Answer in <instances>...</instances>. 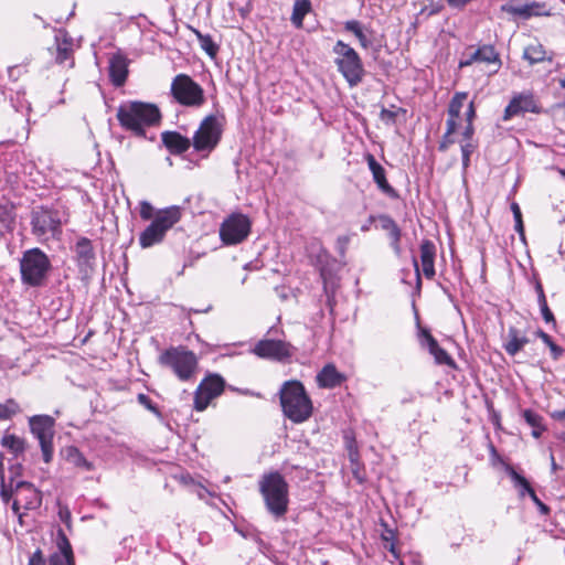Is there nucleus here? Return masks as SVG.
I'll return each instance as SVG.
<instances>
[{"label": "nucleus", "mask_w": 565, "mask_h": 565, "mask_svg": "<svg viewBox=\"0 0 565 565\" xmlns=\"http://www.w3.org/2000/svg\"><path fill=\"white\" fill-rule=\"evenodd\" d=\"M541 108H505L503 114V120H509L515 116H524L526 111L539 114Z\"/></svg>", "instance_id": "nucleus-48"}, {"label": "nucleus", "mask_w": 565, "mask_h": 565, "mask_svg": "<svg viewBox=\"0 0 565 565\" xmlns=\"http://www.w3.org/2000/svg\"><path fill=\"white\" fill-rule=\"evenodd\" d=\"M532 501L535 503V505L537 507V509L540 510V512L543 514V515H548L550 512H551V509L550 507H547L545 503H543L539 497L536 495V493L534 492L531 497Z\"/></svg>", "instance_id": "nucleus-56"}, {"label": "nucleus", "mask_w": 565, "mask_h": 565, "mask_svg": "<svg viewBox=\"0 0 565 565\" xmlns=\"http://www.w3.org/2000/svg\"><path fill=\"white\" fill-rule=\"evenodd\" d=\"M278 395L281 412L291 423L302 424L312 417L315 412L313 402L301 381H285Z\"/></svg>", "instance_id": "nucleus-1"}, {"label": "nucleus", "mask_w": 565, "mask_h": 565, "mask_svg": "<svg viewBox=\"0 0 565 565\" xmlns=\"http://www.w3.org/2000/svg\"><path fill=\"white\" fill-rule=\"evenodd\" d=\"M468 99L467 93H457L450 103L449 106H462Z\"/></svg>", "instance_id": "nucleus-59"}, {"label": "nucleus", "mask_w": 565, "mask_h": 565, "mask_svg": "<svg viewBox=\"0 0 565 565\" xmlns=\"http://www.w3.org/2000/svg\"><path fill=\"white\" fill-rule=\"evenodd\" d=\"M478 142L473 139V137H470L469 139L466 137H462V140L460 141V150H461V157H462V168L463 170H467L470 166V157L471 154L477 150Z\"/></svg>", "instance_id": "nucleus-32"}, {"label": "nucleus", "mask_w": 565, "mask_h": 565, "mask_svg": "<svg viewBox=\"0 0 565 565\" xmlns=\"http://www.w3.org/2000/svg\"><path fill=\"white\" fill-rule=\"evenodd\" d=\"M333 53L335 54V64L350 83V85H356L362 81L363 77V65L358 53L349 44L339 40L333 46Z\"/></svg>", "instance_id": "nucleus-9"}, {"label": "nucleus", "mask_w": 565, "mask_h": 565, "mask_svg": "<svg viewBox=\"0 0 565 565\" xmlns=\"http://www.w3.org/2000/svg\"><path fill=\"white\" fill-rule=\"evenodd\" d=\"M473 62H483V63H497L500 64L499 54L495 52L492 45H483L475 51L467 60H461L459 62L460 67L469 66Z\"/></svg>", "instance_id": "nucleus-25"}, {"label": "nucleus", "mask_w": 565, "mask_h": 565, "mask_svg": "<svg viewBox=\"0 0 565 565\" xmlns=\"http://www.w3.org/2000/svg\"><path fill=\"white\" fill-rule=\"evenodd\" d=\"M460 110L461 108H448L446 128H449V124L452 122L454 134L461 131L462 137L469 139L475 136L476 108H466L465 113Z\"/></svg>", "instance_id": "nucleus-14"}, {"label": "nucleus", "mask_w": 565, "mask_h": 565, "mask_svg": "<svg viewBox=\"0 0 565 565\" xmlns=\"http://www.w3.org/2000/svg\"><path fill=\"white\" fill-rule=\"evenodd\" d=\"M311 10V3L309 0H295L294 8H292V14H291V22L292 24L300 29L303 25V18L307 13H309Z\"/></svg>", "instance_id": "nucleus-29"}, {"label": "nucleus", "mask_w": 565, "mask_h": 565, "mask_svg": "<svg viewBox=\"0 0 565 565\" xmlns=\"http://www.w3.org/2000/svg\"><path fill=\"white\" fill-rule=\"evenodd\" d=\"M422 271L425 278L433 279L436 275V246L430 239H423L419 246Z\"/></svg>", "instance_id": "nucleus-20"}, {"label": "nucleus", "mask_w": 565, "mask_h": 565, "mask_svg": "<svg viewBox=\"0 0 565 565\" xmlns=\"http://www.w3.org/2000/svg\"><path fill=\"white\" fill-rule=\"evenodd\" d=\"M56 41H57L56 61L62 64L71 56L72 43L67 42L66 40H63V42L60 43L58 36H56Z\"/></svg>", "instance_id": "nucleus-42"}, {"label": "nucleus", "mask_w": 565, "mask_h": 565, "mask_svg": "<svg viewBox=\"0 0 565 565\" xmlns=\"http://www.w3.org/2000/svg\"><path fill=\"white\" fill-rule=\"evenodd\" d=\"M529 338L520 332L515 327H510L508 331V340L503 344V349L510 356L516 355L526 344Z\"/></svg>", "instance_id": "nucleus-26"}, {"label": "nucleus", "mask_w": 565, "mask_h": 565, "mask_svg": "<svg viewBox=\"0 0 565 565\" xmlns=\"http://www.w3.org/2000/svg\"><path fill=\"white\" fill-rule=\"evenodd\" d=\"M376 220L380 223L381 230L387 234L391 247L398 254L401 252L402 238V231L399 226L390 215L386 214L379 215Z\"/></svg>", "instance_id": "nucleus-22"}, {"label": "nucleus", "mask_w": 565, "mask_h": 565, "mask_svg": "<svg viewBox=\"0 0 565 565\" xmlns=\"http://www.w3.org/2000/svg\"><path fill=\"white\" fill-rule=\"evenodd\" d=\"M56 544L58 552H55L54 554H62L64 556L74 557L71 542L62 529L57 531Z\"/></svg>", "instance_id": "nucleus-40"}, {"label": "nucleus", "mask_w": 565, "mask_h": 565, "mask_svg": "<svg viewBox=\"0 0 565 565\" xmlns=\"http://www.w3.org/2000/svg\"><path fill=\"white\" fill-rule=\"evenodd\" d=\"M226 117L223 113L215 111L206 116L194 132L192 146L198 152L214 150L222 139Z\"/></svg>", "instance_id": "nucleus-6"}, {"label": "nucleus", "mask_w": 565, "mask_h": 565, "mask_svg": "<svg viewBox=\"0 0 565 565\" xmlns=\"http://www.w3.org/2000/svg\"><path fill=\"white\" fill-rule=\"evenodd\" d=\"M454 124L450 122L449 124V128H446V131L445 134L443 135L441 137V140L439 142V146H438V150L439 151H446L451 145L455 143V139H454Z\"/></svg>", "instance_id": "nucleus-45"}, {"label": "nucleus", "mask_w": 565, "mask_h": 565, "mask_svg": "<svg viewBox=\"0 0 565 565\" xmlns=\"http://www.w3.org/2000/svg\"><path fill=\"white\" fill-rule=\"evenodd\" d=\"M546 52L542 44L534 43L525 47L523 56L531 64L540 63L545 60Z\"/></svg>", "instance_id": "nucleus-33"}, {"label": "nucleus", "mask_w": 565, "mask_h": 565, "mask_svg": "<svg viewBox=\"0 0 565 565\" xmlns=\"http://www.w3.org/2000/svg\"><path fill=\"white\" fill-rule=\"evenodd\" d=\"M58 516L63 523H65L68 527L71 526L72 515L67 508L60 509Z\"/></svg>", "instance_id": "nucleus-60"}, {"label": "nucleus", "mask_w": 565, "mask_h": 565, "mask_svg": "<svg viewBox=\"0 0 565 565\" xmlns=\"http://www.w3.org/2000/svg\"><path fill=\"white\" fill-rule=\"evenodd\" d=\"M422 344L426 345L428 352L434 356L435 363L438 365H447L451 370H457L458 365L451 355L443 349L438 341L427 329L420 330Z\"/></svg>", "instance_id": "nucleus-15"}, {"label": "nucleus", "mask_w": 565, "mask_h": 565, "mask_svg": "<svg viewBox=\"0 0 565 565\" xmlns=\"http://www.w3.org/2000/svg\"><path fill=\"white\" fill-rule=\"evenodd\" d=\"M137 401L140 405L146 407L151 413H153L156 415L160 414L159 407L152 402V399L148 395H146L143 393L138 394Z\"/></svg>", "instance_id": "nucleus-50"}, {"label": "nucleus", "mask_w": 565, "mask_h": 565, "mask_svg": "<svg viewBox=\"0 0 565 565\" xmlns=\"http://www.w3.org/2000/svg\"><path fill=\"white\" fill-rule=\"evenodd\" d=\"M158 363L183 383L194 381L199 372V356L185 345H172L163 350L158 356Z\"/></svg>", "instance_id": "nucleus-3"}, {"label": "nucleus", "mask_w": 565, "mask_h": 565, "mask_svg": "<svg viewBox=\"0 0 565 565\" xmlns=\"http://www.w3.org/2000/svg\"><path fill=\"white\" fill-rule=\"evenodd\" d=\"M256 355L260 358L284 360L291 355L290 345L281 340H260L254 348Z\"/></svg>", "instance_id": "nucleus-16"}, {"label": "nucleus", "mask_w": 565, "mask_h": 565, "mask_svg": "<svg viewBox=\"0 0 565 565\" xmlns=\"http://www.w3.org/2000/svg\"><path fill=\"white\" fill-rule=\"evenodd\" d=\"M548 349L551 351V356L553 360H558L563 354H564V349L556 344L555 342H552L550 345H548Z\"/></svg>", "instance_id": "nucleus-57"}, {"label": "nucleus", "mask_w": 565, "mask_h": 565, "mask_svg": "<svg viewBox=\"0 0 565 565\" xmlns=\"http://www.w3.org/2000/svg\"><path fill=\"white\" fill-rule=\"evenodd\" d=\"M160 108H118L117 119L121 127L137 137L146 136V127L158 125Z\"/></svg>", "instance_id": "nucleus-7"}, {"label": "nucleus", "mask_w": 565, "mask_h": 565, "mask_svg": "<svg viewBox=\"0 0 565 565\" xmlns=\"http://www.w3.org/2000/svg\"><path fill=\"white\" fill-rule=\"evenodd\" d=\"M51 269L47 255L34 247L25 250L20 259V274L22 284L30 287L43 286Z\"/></svg>", "instance_id": "nucleus-5"}, {"label": "nucleus", "mask_w": 565, "mask_h": 565, "mask_svg": "<svg viewBox=\"0 0 565 565\" xmlns=\"http://www.w3.org/2000/svg\"><path fill=\"white\" fill-rule=\"evenodd\" d=\"M1 445L12 451L14 455L22 454L25 450L24 439L13 434L4 435L1 439Z\"/></svg>", "instance_id": "nucleus-34"}, {"label": "nucleus", "mask_w": 565, "mask_h": 565, "mask_svg": "<svg viewBox=\"0 0 565 565\" xmlns=\"http://www.w3.org/2000/svg\"><path fill=\"white\" fill-rule=\"evenodd\" d=\"M473 0H446L447 4L452 9H463Z\"/></svg>", "instance_id": "nucleus-61"}, {"label": "nucleus", "mask_w": 565, "mask_h": 565, "mask_svg": "<svg viewBox=\"0 0 565 565\" xmlns=\"http://www.w3.org/2000/svg\"><path fill=\"white\" fill-rule=\"evenodd\" d=\"M76 263L79 268L92 267L95 260V252L92 241L85 236L79 237L75 244Z\"/></svg>", "instance_id": "nucleus-24"}, {"label": "nucleus", "mask_w": 565, "mask_h": 565, "mask_svg": "<svg viewBox=\"0 0 565 565\" xmlns=\"http://www.w3.org/2000/svg\"><path fill=\"white\" fill-rule=\"evenodd\" d=\"M509 473L511 479L513 480L514 487L518 489L520 497H524L529 494L531 497L535 491L532 488L531 483L527 481L525 477L518 473L513 468L509 469Z\"/></svg>", "instance_id": "nucleus-31"}, {"label": "nucleus", "mask_w": 565, "mask_h": 565, "mask_svg": "<svg viewBox=\"0 0 565 565\" xmlns=\"http://www.w3.org/2000/svg\"><path fill=\"white\" fill-rule=\"evenodd\" d=\"M50 565H75V557L64 556L62 554H52L49 558Z\"/></svg>", "instance_id": "nucleus-51"}, {"label": "nucleus", "mask_w": 565, "mask_h": 565, "mask_svg": "<svg viewBox=\"0 0 565 565\" xmlns=\"http://www.w3.org/2000/svg\"><path fill=\"white\" fill-rule=\"evenodd\" d=\"M258 491L268 513L276 520L284 519L289 510V484L277 470L264 473L258 481Z\"/></svg>", "instance_id": "nucleus-2"}, {"label": "nucleus", "mask_w": 565, "mask_h": 565, "mask_svg": "<svg viewBox=\"0 0 565 565\" xmlns=\"http://www.w3.org/2000/svg\"><path fill=\"white\" fill-rule=\"evenodd\" d=\"M109 77L114 85L121 86L128 75V62L121 54H115L109 58Z\"/></svg>", "instance_id": "nucleus-23"}, {"label": "nucleus", "mask_w": 565, "mask_h": 565, "mask_svg": "<svg viewBox=\"0 0 565 565\" xmlns=\"http://www.w3.org/2000/svg\"><path fill=\"white\" fill-rule=\"evenodd\" d=\"M540 308H541L543 320L546 323H551L553 326V328H556V324H557L556 319H555L553 312L551 311L548 305L541 306Z\"/></svg>", "instance_id": "nucleus-53"}, {"label": "nucleus", "mask_w": 565, "mask_h": 565, "mask_svg": "<svg viewBox=\"0 0 565 565\" xmlns=\"http://www.w3.org/2000/svg\"><path fill=\"white\" fill-rule=\"evenodd\" d=\"M551 417L554 419V420H557V422H564L565 420V408L562 409V411H554L552 414H551Z\"/></svg>", "instance_id": "nucleus-64"}, {"label": "nucleus", "mask_w": 565, "mask_h": 565, "mask_svg": "<svg viewBox=\"0 0 565 565\" xmlns=\"http://www.w3.org/2000/svg\"><path fill=\"white\" fill-rule=\"evenodd\" d=\"M182 218V209L171 205L158 210L151 223L140 233L139 245L141 248H149L163 242L167 232Z\"/></svg>", "instance_id": "nucleus-4"}, {"label": "nucleus", "mask_w": 565, "mask_h": 565, "mask_svg": "<svg viewBox=\"0 0 565 565\" xmlns=\"http://www.w3.org/2000/svg\"><path fill=\"white\" fill-rule=\"evenodd\" d=\"M381 539L388 543L385 544V548L388 550V552L398 559L401 554L398 548L396 547V533L394 530L386 527L385 531L382 533Z\"/></svg>", "instance_id": "nucleus-39"}, {"label": "nucleus", "mask_w": 565, "mask_h": 565, "mask_svg": "<svg viewBox=\"0 0 565 565\" xmlns=\"http://www.w3.org/2000/svg\"><path fill=\"white\" fill-rule=\"evenodd\" d=\"M344 29L349 32H352L359 40L361 46L369 47L371 44L370 39L363 31L361 23L356 20H350L344 23Z\"/></svg>", "instance_id": "nucleus-35"}, {"label": "nucleus", "mask_w": 565, "mask_h": 565, "mask_svg": "<svg viewBox=\"0 0 565 565\" xmlns=\"http://www.w3.org/2000/svg\"><path fill=\"white\" fill-rule=\"evenodd\" d=\"M28 565H46V561L41 548H38L30 556Z\"/></svg>", "instance_id": "nucleus-54"}, {"label": "nucleus", "mask_w": 565, "mask_h": 565, "mask_svg": "<svg viewBox=\"0 0 565 565\" xmlns=\"http://www.w3.org/2000/svg\"><path fill=\"white\" fill-rule=\"evenodd\" d=\"M21 509H23L21 505V501H19V499L15 498L12 503V511L14 512V514L18 515L19 523L22 525L23 524V520H22L23 514L20 512Z\"/></svg>", "instance_id": "nucleus-62"}, {"label": "nucleus", "mask_w": 565, "mask_h": 565, "mask_svg": "<svg viewBox=\"0 0 565 565\" xmlns=\"http://www.w3.org/2000/svg\"><path fill=\"white\" fill-rule=\"evenodd\" d=\"M488 449H489V454H490V461L493 466L504 463L503 458L498 452V450L492 441H489Z\"/></svg>", "instance_id": "nucleus-52"}, {"label": "nucleus", "mask_w": 565, "mask_h": 565, "mask_svg": "<svg viewBox=\"0 0 565 565\" xmlns=\"http://www.w3.org/2000/svg\"><path fill=\"white\" fill-rule=\"evenodd\" d=\"M535 291H536V295H537V302H539V306H544V305H547V300H546V296H545V292H544V288H543V285L541 284L540 280H536L535 282Z\"/></svg>", "instance_id": "nucleus-55"}, {"label": "nucleus", "mask_w": 565, "mask_h": 565, "mask_svg": "<svg viewBox=\"0 0 565 565\" xmlns=\"http://www.w3.org/2000/svg\"><path fill=\"white\" fill-rule=\"evenodd\" d=\"M344 443L348 451V457H355L360 455L358 441L353 431H345Z\"/></svg>", "instance_id": "nucleus-44"}, {"label": "nucleus", "mask_w": 565, "mask_h": 565, "mask_svg": "<svg viewBox=\"0 0 565 565\" xmlns=\"http://www.w3.org/2000/svg\"><path fill=\"white\" fill-rule=\"evenodd\" d=\"M171 94L182 106H200L204 103L203 88L186 74H178L172 79Z\"/></svg>", "instance_id": "nucleus-10"}, {"label": "nucleus", "mask_w": 565, "mask_h": 565, "mask_svg": "<svg viewBox=\"0 0 565 565\" xmlns=\"http://www.w3.org/2000/svg\"><path fill=\"white\" fill-rule=\"evenodd\" d=\"M194 34L196 35L201 49L206 52L211 57H214L218 51L217 45L214 43L213 39L209 34H203L196 29H192Z\"/></svg>", "instance_id": "nucleus-36"}, {"label": "nucleus", "mask_w": 565, "mask_h": 565, "mask_svg": "<svg viewBox=\"0 0 565 565\" xmlns=\"http://www.w3.org/2000/svg\"><path fill=\"white\" fill-rule=\"evenodd\" d=\"M252 223L247 215L232 213L220 226V238L224 245H236L247 238Z\"/></svg>", "instance_id": "nucleus-13"}, {"label": "nucleus", "mask_w": 565, "mask_h": 565, "mask_svg": "<svg viewBox=\"0 0 565 565\" xmlns=\"http://www.w3.org/2000/svg\"><path fill=\"white\" fill-rule=\"evenodd\" d=\"M161 140L167 150L174 156L186 152L191 147V140L178 131H164Z\"/></svg>", "instance_id": "nucleus-21"}, {"label": "nucleus", "mask_w": 565, "mask_h": 565, "mask_svg": "<svg viewBox=\"0 0 565 565\" xmlns=\"http://www.w3.org/2000/svg\"><path fill=\"white\" fill-rule=\"evenodd\" d=\"M17 498L21 501L23 510H36L42 504V492L31 482L19 481L15 486Z\"/></svg>", "instance_id": "nucleus-18"}, {"label": "nucleus", "mask_w": 565, "mask_h": 565, "mask_svg": "<svg viewBox=\"0 0 565 565\" xmlns=\"http://www.w3.org/2000/svg\"><path fill=\"white\" fill-rule=\"evenodd\" d=\"M348 376L338 371L333 363H327L316 375V383L319 388L332 390L347 382Z\"/></svg>", "instance_id": "nucleus-19"}, {"label": "nucleus", "mask_w": 565, "mask_h": 565, "mask_svg": "<svg viewBox=\"0 0 565 565\" xmlns=\"http://www.w3.org/2000/svg\"><path fill=\"white\" fill-rule=\"evenodd\" d=\"M510 207L513 213L514 221H515L514 228L521 237H524L525 230H524V223H523V217H522V212H521L520 205L516 202H512Z\"/></svg>", "instance_id": "nucleus-43"}, {"label": "nucleus", "mask_w": 565, "mask_h": 565, "mask_svg": "<svg viewBox=\"0 0 565 565\" xmlns=\"http://www.w3.org/2000/svg\"><path fill=\"white\" fill-rule=\"evenodd\" d=\"M535 335L537 338H540L547 347L554 342L552 337L546 333L545 331H543L542 329H539L536 332H535Z\"/></svg>", "instance_id": "nucleus-63"}, {"label": "nucleus", "mask_w": 565, "mask_h": 565, "mask_svg": "<svg viewBox=\"0 0 565 565\" xmlns=\"http://www.w3.org/2000/svg\"><path fill=\"white\" fill-rule=\"evenodd\" d=\"M366 163L369 166L370 171L372 172V177L374 182L376 183L379 190L384 193L390 199H398L399 194L396 189H394L386 179V171L383 166L377 162L375 157L372 153H367L365 156Z\"/></svg>", "instance_id": "nucleus-17"}, {"label": "nucleus", "mask_w": 565, "mask_h": 565, "mask_svg": "<svg viewBox=\"0 0 565 565\" xmlns=\"http://www.w3.org/2000/svg\"><path fill=\"white\" fill-rule=\"evenodd\" d=\"M350 466H351V472L353 475V478L360 483H364L366 480V471L364 468L363 462L360 459V455L353 457H349Z\"/></svg>", "instance_id": "nucleus-38"}, {"label": "nucleus", "mask_w": 565, "mask_h": 565, "mask_svg": "<svg viewBox=\"0 0 565 565\" xmlns=\"http://www.w3.org/2000/svg\"><path fill=\"white\" fill-rule=\"evenodd\" d=\"M399 111H402L403 114L406 113V109L405 108H398L397 111L395 110H392L391 108H382L381 109V113H380V118L382 119V121H384L386 125H393L395 124L396 121V118L399 114Z\"/></svg>", "instance_id": "nucleus-46"}, {"label": "nucleus", "mask_w": 565, "mask_h": 565, "mask_svg": "<svg viewBox=\"0 0 565 565\" xmlns=\"http://www.w3.org/2000/svg\"><path fill=\"white\" fill-rule=\"evenodd\" d=\"M20 412V405L14 398L0 403V420L11 419Z\"/></svg>", "instance_id": "nucleus-37"}, {"label": "nucleus", "mask_w": 565, "mask_h": 565, "mask_svg": "<svg viewBox=\"0 0 565 565\" xmlns=\"http://www.w3.org/2000/svg\"><path fill=\"white\" fill-rule=\"evenodd\" d=\"M63 452L66 461L74 467L85 471H92L94 469L93 462L88 461L77 447L67 446L64 448Z\"/></svg>", "instance_id": "nucleus-27"}, {"label": "nucleus", "mask_w": 565, "mask_h": 565, "mask_svg": "<svg viewBox=\"0 0 565 565\" xmlns=\"http://www.w3.org/2000/svg\"><path fill=\"white\" fill-rule=\"evenodd\" d=\"M502 10L512 14L521 15V17H530L532 14V6H519L514 7L511 4H505L502 7Z\"/></svg>", "instance_id": "nucleus-47"}, {"label": "nucleus", "mask_w": 565, "mask_h": 565, "mask_svg": "<svg viewBox=\"0 0 565 565\" xmlns=\"http://www.w3.org/2000/svg\"><path fill=\"white\" fill-rule=\"evenodd\" d=\"M153 206L148 201L139 203V215L143 221H152L156 216Z\"/></svg>", "instance_id": "nucleus-49"}, {"label": "nucleus", "mask_w": 565, "mask_h": 565, "mask_svg": "<svg viewBox=\"0 0 565 565\" xmlns=\"http://www.w3.org/2000/svg\"><path fill=\"white\" fill-rule=\"evenodd\" d=\"M523 418L526 424L533 428L532 436L535 438L541 437L542 433L545 430L543 417L533 409L527 408L523 411Z\"/></svg>", "instance_id": "nucleus-30"}, {"label": "nucleus", "mask_w": 565, "mask_h": 565, "mask_svg": "<svg viewBox=\"0 0 565 565\" xmlns=\"http://www.w3.org/2000/svg\"><path fill=\"white\" fill-rule=\"evenodd\" d=\"M227 383L218 373H206L193 393V409L204 412L225 392Z\"/></svg>", "instance_id": "nucleus-8"}, {"label": "nucleus", "mask_w": 565, "mask_h": 565, "mask_svg": "<svg viewBox=\"0 0 565 565\" xmlns=\"http://www.w3.org/2000/svg\"><path fill=\"white\" fill-rule=\"evenodd\" d=\"M536 100L531 90H524L515 94L508 106H535Z\"/></svg>", "instance_id": "nucleus-41"}, {"label": "nucleus", "mask_w": 565, "mask_h": 565, "mask_svg": "<svg viewBox=\"0 0 565 565\" xmlns=\"http://www.w3.org/2000/svg\"><path fill=\"white\" fill-rule=\"evenodd\" d=\"M12 494H13V490L7 488L4 480L1 481L0 497H1L2 501L8 503L11 500Z\"/></svg>", "instance_id": "nucleus-58"}, {"label": "nucleus", "mask_w": 565, "mask_h": 565, "mask_svg": "<svg viewBox=\"0 0 565 565\" xmlns=\"http://www.w3.org/2000/svg\"><path fill=\"white\" fill-rule=\"evenodd\" d=\"M30 430L39 440L45 463L53 459L54 419L49 415H35L30 418Z\"/></svg>", "instance_id": "nucleus-12"}, {"label": "nucleus", "mask_w": 565, "mask_h": 565, "mask_svg": "<svg viewBox=\"0 0 565 565\" xmlns=\"http://www.w3.org/2000/svg\"><path fill=\"white\" fill-rule=\"evenodd\" d=\"M15 206L9 201L0 202V225L7 231H12L15 224Z\"/></svg>", "instance_id": "nucleus-28"}, {"label": "nucleus", "mask_w": 565, "mask_h": 565, "mask_svg": "<svg viewBox=\"0 0 565 565\" xmlns=\"http://www.w3.org/2000/svg\"><path fill=\"white\" fill-rule=\"evenodd\" d=\"M31 227L32 233L38 237L58 238L62 235V221L58 211L39 206L32 211Z\"/></svg>", "instance_id": "nucleus-11"}]
</instances>
